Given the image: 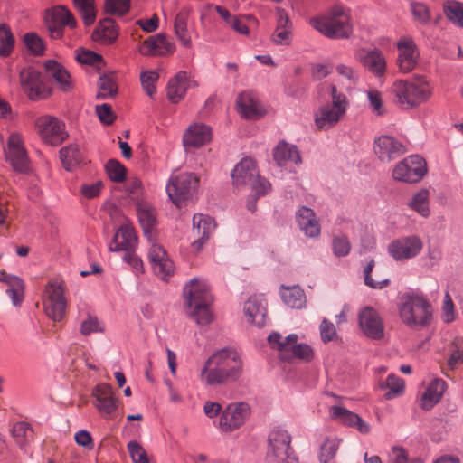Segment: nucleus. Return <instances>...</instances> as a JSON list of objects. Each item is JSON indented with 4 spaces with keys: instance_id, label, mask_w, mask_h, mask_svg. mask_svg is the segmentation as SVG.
Instances as JSON below:
<instances>
[{
    "instance_id": "obj_32",
    "label": "nucleus",
    "mask_w": 463,
    "mask_h": 463,
    "mask_svg": "<svg viewBox=\"0 0 463 463\" xmlns=\"http://www.w3.org/2000/svg\"><path fill=\"white\" fill-rule=\"evenodd\" d=\"M273 159L280 167H291L301 163L298 147L286 141H280L273 149Z\"/></svg>"
},
{
    "instance_id": "obj_21",
    "label": "nucleus",
    "mask_w": 463,
    "mask_h": 463,
    "mask_svg": "<svg viewBox=\"0 0 463 463\" xmlns=\"http://www.w3.org/2000/svg\"><path fill=\"white\" fill-rule=\"evenodd\" d=\"M422 247V241L418 236H409L392 241L388 252L396 261H403L416 257Z\"/></svg>"
},
{
    "instance_id": "obj_20",
    "label": "nucleus",
    "mask_w": 463,
    "mask_h": 463,
    "mask_svg": "<svg viewBox=\"0 0 463 463\" xmlns=\"http://www.w3.org/2000/svg\"><path fill=\"white\" fill-rule=\"evenodd\" d=\"M5 156L16 172L24 173L29 169L28 155L22 137L18 133H12L9 136L5 148Z\"/></svg>"
},
{
    "instance_id": "obj_29",
    "label": "nucleus",
    "mask_w": 463,
    "mask_h": 463,
    "mask_svg": "<svg viewBox=\"0 0 463 463\" xmlns=\"http://www.w3.org/2000/svg\"><path fill=\"white\" fill-rule=\"evenodd\" d=\"M213 138L212 128L204 124L194 122L188 126L183 134L184 147L199 148L211 142Z\"/></svg>"
},
{
    "instance_id": "obj_39",
    "label": "nucleus",
    "mask_w": 463,
    "mask_h": 463,
    "mask_svg": "<svg viewBox=\"0 0 463 463\" xmlns=\"http://www.w3.org/2000/svg\"><path fill=\"white\" fill-rule=\"evenodd\" d=\"M118 37V27L111 19H105L97 25L92 33V40L99 44L109 45Z\"/></svg>"
},
{
    "instance_id": "obj_51",
    "label": "nucleus",
    "mask_w": 463,
    "mask_h": 463,
    "mask_svg": "<svg viewBox=\"0 0 463 463\" xmlns=\"http://www.w3.org/2000/svg\"><path fill=\"white\" fill-rule=\"evenodd\" d=\"M54 24L74 28L77 24L71 13L63 5H58L52 8L51 12Z\"/></svg>"
},
{
    "instance_id": "obj_36",
    "label": "nucleus",
    "mask_w": 463,
    "mask_h": 463,
    "mask_svg": "<svg viewBox=\"0 0 463 463\" xmlns=\"http://www.w3.org/2000/svg\"><path fill=\"white\" fill-rule=\"evenodd\" d=\"M296 221L306 236L317 238L320 235V225L312 209L300 207L296 213Z\"/></svg>"
},
{
    "instance_id": "obj_61",
    "label": "nucleus",
    "mask_w": 463,
    "mask_h": 463,
    "mask_svg": "<svg viewBox=\"0 0 463 463\" xmlns=\"http://www.w3.org/2000/svg\"><path fill=\"white\" fill-rule=\"evenodd\" d=\"M389 463H422V461L419 458H410L403 448L394 446L389 453Z\"/></svg>"
},
{
    "instance_id": "obj_40",
    "label": "nucleus",
    "mask_w": 463,
    "mask_h": 463,
    "mask_svg": "<svg viewBox=\"0 0 463 463\" xmlns=\"http://www.w3.org/2000/svg\"><path fill=\"white\" fill-rule=\"evenodd\" d=\"M446 389V383L441 379L433 380L421 397V407L430 410L441 399Z\"/></svg>"
},
{
    "instance_id": "obj_48",
    "label": "nucleus",
    "mask_w": 463,
    "mask_h": 463,
    "mask_svg": "<svg viewBox=\"0 0 463 463\" xmlns=\"http://www.w3.org/2000/svg\"><path fill=\"white\" fill-rule=\"evenodd\" d=\"M74 5L85 25H90L95 22L97 9L94 0H74Z\"/></svg>"
},
{
    "instance_id": "obj_30",
    "label": "nucleus",
    "mask_w": 463,
    "mask_h": 463,
    "mask_svg": "<svg viewBox=\"0 0 463 463\" xmlns=\"http://www.w3.org/2000/svg\"><path fill=\"white\" fill-rule=\"evenodd\" d=\"M329 415L331 419L338 423L355 428L362 434H367L371 430L370 425L360 418L358 414L342 406L335 405L330 407Z\"/></svg>"
},
{
    "instance_id": "obj_52",
    "label": "nucleus",
    "mask_w": 463,
    "mask_h": 463,
    "mask_svg": "<svg viewBox=\"0 0 463 463\" xmlns=\"http://www.w3.org/2000/svg\"><path fill=\"white\" fill-rule=\"evenodd\" d=\"M159 74L155 70H144L140 73V82L144 91L152 98L156 93Z\"/></svg>"
},
{
    "instance_id": "obj_1",
    "label": "nucleus",
    "mask_w": 463,
    "mask_h": 463,
    "mask_svg": "<svg viewBox=\"0 0 463 463\" xmlns=\"http://www.w3.org/2000/svg\"><path fill=\"white\" fill-rule=\"evenodd\" d=\"M183 296L185 314L190 319L199 326H206L213 321V297L205 279H190L184 287Z\"/></svg>"
},
{
    "instance_id": "obj_4",
    "label": "nucleus",
    "mask_w": 463,
    "mask_h": 463,
    "mask_svg": "<svg viewBox=\"0 0 463 463\" xmlns=\"http://www.w3.org/2000/svg\"><path fill=\"white\" fill-rule=\"evenodd\" d=\"M331 103L319 106L313 114L314 124L318 130H329L336 126L345 116L349 101L347 97L337 90L335 85L330 86Z\"/></svg>"
},
{
    "instance_id": "obj_26",
    "label": "nucleus",
    "mask_w": 463,
    "mask_h": 463,
    "mask_svg": "<svg viewBox=\"0 0 463 463\" xmlns=\"http://www.w3.org/2000/svg\"><path fill=\"white\" fill-rule=\"evenodd\" d=\"M175 50V43L164 33L149 36L138 47L139 53L148 57L166 56L172 54Z\"/></svg>"
},
{
    "instance_id": "obj_47",
    "label": "nucleus",
    "mask_w": 463,
    "mask_h": 463,
    "mask_svg": "<svg viewBox=\"0 0 463 463\" xmlns=\"http://www.w3.org/2000/svg\"><path fill=\"white\" fill-rule=\"evenodd\" d=\"M409 206L420 215L428 217L430 213L428 190L421 189L417 192L409 203Z\"/></svg>"
},
{
    "instance_id": "obj_56",
    "label": "nucleus",
    "mask_w": 463,
    "mask_h": 463,
    "mask_svg": "<svg viewBox=\"0 0 463 463\" xmlns=\"http://www.w3.org/2000/svg\"><path fill=\"white\" fill-rule=\"evenodd\" d=\"M366 96L369 102V108L374 115L382 116L386 113V107L383 103L380 91L376 90H369L366 92Z\"/></svg>"
},
{
    "instance_id": "obj_50",
    "label": "nucleus",
    "mask_w": 463,
    "mask_h": 463,
    "mask_svg": "<svg viewBox=\"0 0 463 463\" xmlns=\"http://www.w3.org/2000/svg\"><path fill=\"white\" fill-rule=\"evenodd\" d=\"M14 48V37L6 24H0V56L7 57Z\"/></svg>"
},
{
    "instance_id": "obj_34",
    "label": "nucleus",
    "mask_w": 463,
    "mask_h": 463,
    "mask_svg": "<svg viewBox=\"0 0 463 463\" xmlns=\"http://www.w3.org/2000/svg\"><path fill=\"white\" fill-rule=\"evenodd\" d=\"M244 315L248 323L261 327L266 324L267 309L265 300L260 297H250L244 304Z\"/></svg>"
},
{
    "instance_id": "obj_23",
    "label": "nucleus",
    "mask_w": 463,
    "mask_h": 463,
    "mask_svg": "<svg viewBox=\"0 0 463 463\" xmlns=\"http://www.w3.org/2000/svg\"><path fill=\"white\" fill-rule=\"evenodd\" d=\"M235 109L238 114L250 120H257L266 115V109L257 95L252 91H243L236 99Z\"/></svg>"
},
{
    "instance_id": "obj_8",
    "label": "nucleus",
    "mask_w": 463,
    "mask_h": 463,
    "mask_svg": "<svg viewBox=\"0 0 463 463\" xmlns=\"http://www.w3.org/2000/svg\"><path fill=\"white\" fill-rule=\"evenodd\" d=\"M298 335L297 334H290L284 339L280 334L274 332L268 336L269 345L276 348L279 356L284 361H289L293 358H298L301 361L308 363L314 358V350L307 344H297Z\"/></svg>"
},
{
    "instance_id": "obj_5",
    "label": "nucleus",
    "mask_w": 463,
    "mask_h": 463,
    "mask_svg": "<svg viewBox=\"0 0 463 463\" xmlns=\"http://www.w3.org/2000/svg\"><path fill=\"white\" fill-rule=\"evenodd\" d=\"M309 24L326 37L347 38L352 33L350 16L340 6L309 19Z\"/></svg>"
},
{
    "instance_id": "obj_17",
    "label": "nucleus",
    "mask_w": 463,
    "mask_h": 463,
    "mask_svg": "<svg viewBox=\"0 0 463 463\" xmlns=\"http://www.w3.org/2000/svg\"><path fill=\"white\" fill-rule=\"evenodd\" d=\"M250 415V407L243 402H232L225 407L219 419V428L223 432L240 429Z\"/></svg>"
},
{
    "instance_id": "obj_9",
    "label": "nucleus",
    "mask_w": 463,
    "mask_h": 463,
    "mask_svg": "<svg viewBox=\"0 0 463 463\" xmlns=\"http://www.w3.org/2000/svg\"><path fill=\"white\" fill-rule=\"evenodd\" d=\"M268 463H298L290 446L291 436L287 430L274 428L269 434Z\"/></svg>"
},
{
    "instance_id": "obj_64",
    "label": "nucleus",
    "mask_w": 463,
    "mask_h": 463,
    "mask_svg": "<svg viewBox=\"0 0 463 463\" xmlns=\"http://www.w3.org/2000/svg\"><path fill=\"white\" fill-rule=\"evenodd\" d=\"M127 447L133 463H149L145 449L137 441L132 440Z\"/></svg>"
},
{
    "instance_id": "obj_54",
    "label": "nucleus",
    "mask_w": 463,
    "mask_h": 463,
    "mask_svg": "<svg viewBox=\"0 0 463 463\" xmlns=\"http://www.w3.org/2000/svg\"><path fill=\"white\" fill-rule=\"evenodd\" d=\"M118 88L111 76L102 75L98 82L97 98L107 99L117 94Z\"/></svg>"
},
{
    "instance_id": "obj_16",
    "label": "nucleus",
    "mask_w": 463,
    "mask_h": 463,
    "mask_svg": "<svg viewBox=\"0 0 463 463\" xmlns=\"http://www.w3.org/2000/svg\"><path fill=\"white\" fill-rule=\"evenodd\" d=\"M94 399L93 405L106 420H113L117 417L118 409L120 402L115 396L111 385L107 383L98 384L92 391Z\"/></svg>"
},
{
    "instance_id": "obj_41",
    "label": "nucleus",
    "mask_w": 463,
    "mask_h": 463,
    "mask_svg": "<svg viewBox=\"0 0 463 463\" xmlns=\"http://www.w3.org/2000/svg\"><path fill=\"white\" fill-rule=\"evenodd\" d=\"M60 158L63 167L67 171H71L81 163L82 155L80 151L79 146L71 144L60 150Z\"/></svg>"
},
{
    "instance_id": "obj_2",
    "label": "nucleus",
    "mask_w": 463,
    "mask_h": 463,
    "mask_svg": "<svg viewBox=\"0 0 463 463\" xmlns=\"http://www.w3.org/2000/svg\"><path fill=\"white\" fill-rule=\"evenodd\" d=\"M389 92L397 107L403 110H411L431 99L433 88L425 76L414 75L407 80H395Z\"/></svg>"
},
{
    "instance_id": "obj_18",
    "label": "nucleus",
    "mask_w": 463,
    "mask_h": 463,
    "mask_svg": "<svg viewBox=\"0 0 463 463\" xmlns=\"http://www.w3.org/2000/svg\"><path fill=\"white\" fill-rule=\"evenodd\" d=\"M354 58L365 70L376 78H383L387 71V59L379 48L356 50Z\"/></svg>"
},
{
    "instance_id": "obj_19",
    "label": "nucleus",
    "mask_w": 463,
    "mask_h": 463,
    "mask_svg": "<svg viewBox=\"0 0 463 463\" xmlns=\"http://www.w3.org/2000/svg\"><path fill=\"white\" fill-rule=\"evenodd\" d=\"M359 327L363 334L373 340H380L384 336V324L383 318L371 307H364L358 313Z\"/></svg>"
},
{
    "instance_id": "obj_44",
    "label": "nucleus",
    "mask_w": 463,
    "mask_h": 463,
    "mask_svg": "<svg viewBox=\"0 0 463 463\" xmlns=\"http://www.w3.org/2000/svg\"><path fill=\"white\" fill-rule=\"evenodd\" d=\"M280 296L283 302L291 308H300L305 304V295L299 287H283Z\"/></svg>"
},
{
    "instance_id": "obj_31",
    "label": "nucleus",
    "mask_w": 463,
    "mask_h": 463,
    "mask_svg": "<svg viewBox=\"0 0 463 463\" xmlns=\"http://www.w3.org/2000/svg\"><path fill=\"white\" fill-rule=\"evenodd\" d=\"M137 237L132 225L122 224L116 232L113 240L109 243L110 251H130L137 244Z\"/></svg>"
},
{
    "instance_id": "obj_38",
    "label": "nucleus",
    "mask_w": 463,
    "mask_h": 463,
    "mask_svg": "<svg viewBox=\"0 0 463 463\" xmlns=\"http://www.w3.org/2000/svg\"><path fill=\"white\" fill-rule=\"evenodd\" d=\"M137 213L145 236L152 241L155 237L153 230L156 225V209L146 202H140L137 204Z\"/></svg>"
},
{
    "instance_id": "obj_49",
    "label": "nucleus",
    "mask_w": 463,
    "mask_h": 463,
    "mask_svg": "<svg viewBox=\"0 0 463 463\" xmlns=\"http://www.w3.org/2000/svg\"><path fill=\"white\" fill-rule=\"evenodd\" d=\"M410 10L413 20L417 23L422 25H426L430 23L431 13L430 6L427 4L411 0L410 2Z\"/></svg>"
},
{
    "instance_id": "obj_35",
    "label": "nucleus",
    "mask_w": 463,
    "mask_h": 463,
    "mask_svg": "<svg viewBox=\"0 0 463 463\" xmlns=\"http://www.w3.org/2000/svg\"><path fill=\"white\" fill-rule=\"evenodd\" d=\"M199 380L205 386H216L228 383L221 372L213 354L209 356L203 364L199 373Z\"/></svg>"
},
{
    "instance_id": "obj_3",
    "label": "nucleus",
    "mask_w": 463,
    "mask_h": 463,
    "mask_svg": "<svg viewBox=\"0 0 463 463\" xmlns=\"http://www.w3.org/2000/svg\"><path fill=\"white\" fill-rule=\"evenodd\" d=\"M399 312L402 322L411 328L425 326L430 323L432 318L430 303L419 292L404 294Z\"/></svg>"
},
{
    "instance_id": "obj_13",
    "label": "nucleus",
    "mask_w": 463,
    "mask_h": 463,
    "mask_svg": "<svg viewBox=\"0 0 463 463\" xmlns=\"http://www.w3.org/2000/svg\"><path fill=\"white\" fill-rule=\"evenodd\" d=\"M19 82L30 100L45 99L52 94L51 89L42 80L41 73L33 67H26L20 71Z\"/></svg>"
},
{
    "instance_id": "obj_37",
    "label": "nucleus",
    "mask_w": 463,
    "mask_h": 463,
    "mask_svg": "<svg viewBox=\"0 0 463 463\" xmlns=\"http://www.w3.org/2000/svg\"><path fill=\"white\" fill-rule=\"evenodd\" d=\"M192 14V9L187 6L180 8L175 17L174 30L175 34L181 45L185 48L192 47V39L188 32V22Z\"/></svg>"
},
{
    "instance_id": "obj_12",
    "label": "nucleus",
    "mask_w": 463,
    "mask_h": 463,
    "mask_svg": "<svg viewBox=\"0 0 463 463\" xmlns=\"http://www.w3.org/2000/svg\"><path fill=\"white\" fill-rule=\"evenodd\" d=\"M426 173V161L418 155H412L395 165L392 177L398 182L413 184L420 181Z\"/></svg>"
},
{
    "instance_id": "obj_62",
    "label": "nucleus",
    "mask_w": 463,
    "mask_h": 463,
    "mask_svg": "<svg viewBox=\"0 0 463 463\" xmlns=\"http://www.w3.org/2000/svg\"><path fill=\"white\" fill-rule=\"evenodd\" d=\"M12 432L16 443L22 448L32 436L33 430L28 423L17 422L14 425Z\"/></svg>"
},
{
    "instance_id": "obj_57",
    "label": "nucleus",
    "mask_w": 463,
    "mask_h": 463,
    "mask_svg": "<svg viewBox=\"0 0 463 463\" xmlns=\"http://www.w3.org/2000/svg\"><path fill=\"white\" fill-rule=\"evenodd\" d=\"M335 71L339 77L346 80L348 89H352L359 80V72L352 66L340 63L336 65Z\"/></svg>"
},
{
    "instance_id": "obj_42",
    "label": "nucleus",
    "mask_w": 463,
    "mask_h": 463,
    "mask_svg": "<svg viewBox=\"0 0 463 463\" xmlns=\"http://www.w3.org/2000/svg\"><path fill=\"white\" fill-rule=\"evenodd\" d=\"M5 283L8 286L6 294L10 297L13 304L20 306L24 296V284L23 280L19 277L9 275L5 278Z\"/></svg>"
},
{
    "instance_id": "obj_11",
    "label": "nucleus",
    "mask_w": 463,
    "mask_h": 463,
    "mask_svg": "<svg viewBox=\"0 0 463 463\" xmlns=\"http://www.w3.org/2000/svg\"><path fill=\"white\" fill-rule=\"evenodd\" d=\"M43 302L46 315L53 321H61L67 307L63 283L58 280L50 281L45 287Z\"/></svg>"
},
{
    "instance_id": "obj_58",
    "label": "nucleus",
    "mask_w": 463,
    "mask_h": 463,
    "mask_svg": "<svg viewBox=\"0 0 463 463\" xmlns=\"http://www.w3.org/2000/svg\"><path fill=\"white\" fill-rule=\"evenodd\" d=\"M104 330V324L98 317L92 316H88L80 326V332L83 335H89L92 333H102Z\"/></svg>"
},
{
    "instance_id": "obj_27",
    "label": "nucleus",
    "mask_w": 463,
    "mask_h": 463,
    "mask_svg": "<svg viewBox=\"0 0 463 463\" xmlns=\"http://www.w3.org/2000/svg\"><path fill=\"white\" fill-rule=\"evenodd\" d=\"M196 86V81L186 71H180L168 80L167 99L174 104L179 103L185 97L187 90Z\"/></svg>"
},
{
    "instance_id": "obj_10",
    "label": "nucleus",
    "mask_w": 463,
    "mask_h": 463,
    "mask_svg": "<svg viewBox=\"0 0 463 463\" xmlns=\"http://www.w3.org/2000/svg\"><path fill=\"white\" fill-rule=\"evenodd\" d=\"M33 126L40 139L47 146H58L69 137L64 122L53 115L37 117Z\"/></svg>"
},
{
    "instance_id": "obj_28",
    "label": "nucleus",
    "mask_w": 463,
    "mask_h": 463,
    "mask_svg": "<svg viewBox=\"0 0 463 463\" xmlns=\"http://www.w3.org/2000/svg\"><path fill=\"white\" fill-rule=\"evenodd\" d=\"M43 67L46 76L54 82L60 90L63 92L72 90L74 80L61 62L50 59L44 61Z\"/></svg>"
},
{
    "instance_id": "obj_6",
    "label": "nucleus",
    "mask_w": 463,
    "mask_h": 463,
    "mask_svg": "<svg viewBox=\"0 0 463 463\" xmlns=\"http://www.w3.org/2000/svg\"><path fill=\"white\" fill-rule=\"evenodd\" d=\"M200 180L190 172L174 171L165 185L169 200L178 208L185 206L197 194Z\"/></svg>"
},
{
    "instance_id": "obj_7",
    "label": "nucleus",
    "mask_w": 463,
    "mask_h": 463,
    "mask_svg": "<svg viewBox=\"0 0 463 463\" xmlns=\"http://www.w3.org/2000/svg\"><path fill=\"white\" fill-rule=\"evenodd\" d=\"M232 177L236 188L249 185L258 196L265 195L271 189L270 184L260 177L256 162L250 157L241 159L235 165Z\"/></svg>"
},
{
    "instance_id": "obj_33",
    "label": "nucleus",
    "mask_w": 463,
    "mask_h": 463,
    "mask_svg": "<svg viewBox=\"0 0 463 463\" xmlns=\"http://www.w3.org/2000/svg\"><path fill=\"white\" fill-rule=\"evenodd\" d=\"M215 227V222L212 217L202 213L194 214L193 217V230L198 239L193 242L192 246L199 250L209 239Z\"/></svg>"
},
{
    "instance_id": "obj_63",
    "label": "nucleus",
    "mask_w": 463,
    "mask_h": 463,
    "mask_svg": "<svg viewBox=\"0 0 463 463\" xmlns=\"http://www.w3.org/2000/svg\"><path fill=\"white\" fill-rule=\"evenodd\" d=\"M130 0H105V10L108 14L123 15L128 12Z\"/></svg>"
},
{
    "instance_id": "obj_14",
    "label": "nucleus",
    "mask_w": 463,
    "mask_h": 463,
    "mask_svg": "<svg viewBox=\"0 0 463 463\" xmlns=\"http://www.w3.org/2000/svg\"><path fill=\"white\" fill-rule=\"evenodd\" d=\"M397 57L395 63L402 74H408L416 69L420 61V50L410 35L401 36L395 43Z\"/></svg>"
},
{
    "instance_id": "obj_60",
    "label": "nucleus",
    "mask_w": 463,
    "mask_h": 463,
    "mask_svg": "<svg viewBox=\"0 0 463 463\" xmlns=\"http://www.w3.org/2000/svg\"><path fill=\"white\" fill-rule=\"evenodd\" d=\"M24 42L27 49L34 55H42L45 46L41 37L36 33H28L24 36Z\"/></svg>"
},
{
    "instance_id": "obj_46",
    "label": "nucleus",
    "mask_w": 463,
    "mask_h": 463,
    "mask_svg": "<svg viewBox=\"0 0 463 463\" xmlns=\"http://www.w3.org/2000/svg\"><path fill=\"white\" fill-rule=\"evenodd\" d=\"M379 388L382 390L389 389V392H386L384 396L386 399L391 400L403 392L404 382L400 377L392 373L388 375L384 382L379 383Z\"/></svg>"
},
{
    "instance_id": "obj_45",
    "label": "nucleus",
    "mask_w": 463,
    "mask_h": 463,
    "mask_svg": "<svg viewBox=\"0 0 463 463\" xmlns=\"http://www.w3.org/2000/svg\"><path fill=\"white\" fill-rule=\"evenodd\" d=\"M341 439L337 437H327L320 448L319 460L321 463H334Z\"/></svg>"
},
{
    "instance_id": "obj_24",
    "label": "nucleus",
    "mask_w": 463,
    "mask_h": 463,
    "mask_svg": "<svg viewBox=\"0 0 463 463\" xmlns=\"http://www.w3.org/2000/svg\"><path fill=\"white\" fill-rule=\"evenodd\" d=\"M373 151L380 161L391 162L406 153L405 146L392 136L383 135L373 142Z\"/></svg>"
},
{
    "instance_id": "obj_59",
    "label": "nucleus",
    "mask_w": 463,
    "mask_h": 463,
    "mask_svg": "<svg viewBox=\"0 0 463 463\" xmlns=\"http://www.w3.org/2000/svg\"><path fill=\"white\" fill-rule=\"evenodd\" d=\"M105 168L110 180L117 183H121L125 180L126 168L117 160H109Z\"/></svg>"
},
{
    "instance_id": "obj_25",
    "label": "nucleus",
    "mask_w": 463,
    "mask_h": 463,
    "mask_svg": "<svg viewBox=\"0 0 463 463\" xmlns=\"http://www.w3.org/2000/svg\"><path fill=\"white\" fill-rule=\"evenodd\" d=\"M276 27L270 36V41L275 45L288 46L294 37L293 24L288 13L281 7L275 9Z\"/></svg>"
},
{
    "instance_id": "obj_15",
    "label": "nucleus",
    "mask_w": 463,
    "mask_h": 463,
    "mask_svg": "<svg viewBox=\"0 0 463 463\" xmlns=\"http://www.w3.org/2000/svg\"><path fill=\"white\" fill-rule=\"evenodd\" d=\"M221 372L228 383L237 382L243 373V361L234 348H222L213 353Z\"/></svg>"
},
{
    "instance_id": "obj_22",
    "label": "nucleus",
    "mask_w": 463,
    "mask_h": 463,
    "mask_svg": "<svg viewBox=\"0 0 463 463\" xmlns=\"http://www.w3.org/2000/svg\"><path fill=\"white\" fill-rule=\"evenodd\" d=\"M148 241L151 244L148 250V259L152 264L153 269L162 279H166L174 274L175 265L165 248L156 241L155 237L152 241Z\"/></svg>"
},
{
    "instance_id": "obj_43",
    "label": "nucleus",
    "mask_w": 463,
    "mask_h": 463,
    "mask_svg": "<svg viewBox=\"0 0 463 463\" xmlns=\"http://www.w3.org/2000/svg\"><path fill=\"white\" fill-rule=\"evenodd\" d=\"M442 8L449 22L463 28V3L456 0H447L443 3Z\"/></svg>"
},
{
    "instance_id": "obj_55",
    "label": "nucleus",
    "mask_w": 463,
    "mask_h": 463,
    "mask_svg": "<svg viewBox=\"0 0 463 463\" xmlns=\"http://www.w3.org/2000/svg\"><path fill=\"white\" fill-rule=\"evenodd\" d=\"M374 267V260H371L367 265L364 267V283L366 286L375 288V289H382L384 287L388 286L390 283V280L388 278H382L378 275H375L374 279L372 277L371 273L373 271V269Z\"/></svg>"
},
{
    "instance_id": "obj_53",
    "label": "nucleus",
    "mask_w": 463,
    "mask_h": 463,
    "mask_svg": "<svg viewBox=\"0 0 463 463\" xmlns=\"http://www.w3.org/2000/svg\"><path fill=\"white\" fill-rule=\"evenodd\" d=\"M104 189V183L101 180L82 183L80 186V197L85 200L98 198Z\"/></svg>"
}]
</instances>
